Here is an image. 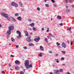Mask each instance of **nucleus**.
Instances as JSON below:
<instances>
[{"label": "nucleus", "mask_w": 74, "mask_h": 74, "mask_svg": "<svg viewBox=\"0 0 74 74\" xmlns=\"http://www.w3.org/2000/svg\"><path fill=\"white\" fill-rule=\"evenodd\" d=\"M29 61L28 60H26L25 61L24 64H25V66L26 67L27 69H29L30 68L33 67V65L32 64L29 65Z\"/></svg>", "instance_id": "nucleus-1"}, {"label": "nucleus", "mask_w": 74, "mask_h": 74, "mask_svg": "<svg viewBox=\"0 0 74 74\" xmlns=\"http://www.w3.org/2000/svg\"><path fill=\"white\" fill-rule=\"evenodd\" d=\"M16 33H17V34H18L19 35V36H17V38L18 39H19V38L21 37V33L19 31H16Z\"/></svg>", "instance_id": "nucleus-2"}, {"label": "nucleus", "mask_w": 74, "mask_h": 74, "mask_svg": "<svg viewBox=\"0 0 74 74\" xmlns=\"http://www.w3.org/2000/svg\"><path fill=\"white\" fill-rule=\"evenodd\" d=\"M1 15L2 16H4L6 18H7L8 16V15L7 14L4 13V12H2L1 13Z\"/></svg>", "instance_id": "nucleus-3"}, {"label": "nucleus", "mask_w": 74, "mask_h": 74, "mask_svg": "<svg viewBox=\"0 0 74 74\" xmlns=\"http://www.w3.org/2000/svg\"><path fill=\"white\" fill-rule=\"evenodd\" d=\"M8 28L9 30L11 31V30H14V26L13 25L10 26L9 27H8Z\"/></svg>", "instance_id": "nucleus-4"}, {"label": "nucleus", "mask_w": 74, "mask_h": 74, "mask_svg": "<svg viewBox=\"0 0 74 74\" xmlns=\"http://www.w3.org/2000/svg\"><path fill=\"white\" fill-rule=\"evenodd\" d=\"M40 40V37H38L37 38H35L34 39V41H35L36 42H38L39 41V40Z\"/></svg>", "instance_id": "nucleus-5"}, {"label": "nucleus", "mask_w": 74, "mask_h": 74, "mask_svg": "<svg viewBox=\"0 0 74 74\" xmlns=\"http://www.w3.org/2000/svg\"><path fill=\"white\" fill-rule=\"evenodd\" d=\"M62 47H63L64 48H65L66 47V44L64 42H63L62 44Z\"/></svg>", "instance_id": "nucleus-6"}, {"label": "nucleus", "mask_w": 74, "mask_h": 74, "mask_svg": "<svg viewBox=\"0 0 74 74\" xmlns=\"http://www.w3.org/2000/svg\"><path fill=\"white\" fill-rule=\"evenodd\" d=\"M51 37H53V35L51 34V35L47 36V37L48 38V39H50V40H52Z\"/></svg>", "instance_id": "nucleus-7"}, {"label": "nucleus", "mask_w": 74, "mask_h": 74, "mask_svg": "<svg viewBox=\"0 0 74 74\" xmlns=\"http://www.w3.org/2000/svg\"><path fill=\"white\" fill-rule=\"evenodd\" d=\"M26 40L28 42H30L31 41H32V40H30V38L29 37H27L26 38Z\"/></svg>", "instance_id": "nucleus-8"}, {"label": "nucleus", "mask_w": 74, "mask_h": 74, "mask_svg": "<svg viewBox=\"0 0 74 74\" xmlns=\"http://www.w3.org/2000/svg\"><path fill=\"white\" fill-rule=\"evenodd\" d=\"M55 74H60V73H59V70H57L54 72Z\"/></svg>", "instance_id": "nucleus-9"}, {"label": "nucleus", "mask_w": 74, "mask_h": 74, "mask_svg": "<svg viewBox=\"0 0 74 74\" xmlns=\"http://www.w3.org/2000/svg\"><path fill=\"white\" fill-rule=\"evenodd\" d=\"M25 33V36H28V35L29 34L28 33V32H27V31L25 30L24 31Z\"/></svg>", "instance_id": "nucleus-10"}, {"label": "nucleus", "mask_w": 74, "mask_h": 74, "mask_svg": "<svg viewBox=\"0 0 74 74\" xmlns=\"http://www.w3.org/2000/svg\"><path fill=\"white\" fill-rule=\"evenodd\" d=\"M11 30H8L7 31V34H8L9 35H10L11 34Z\"/></svg>", "instance_id": "nucleus-11"}, {"label": "nucleus", "mask_w": 74, "mask_h": 74, "mask_svg": "<svg viewBox=\"0 0 74 74\" xmlns=\"http://www.w3.org/2000/svg\"><path fill=\"white\" fill-rule=\"evenodd\" d=\"M29 26H30L31 27H34V23H32L31 24H29Z\"/></svg>", "instance_id": "nucleus-12"}, {"label": "nucleus", "mask_w": 74, "mask_h": 74, "mask_svg": "<svg viewBox=\"0 0 74 74\" xmlns=\"http://www.w3.org/2000/svg\"><path fill=\"white\" fill-rule=\"evenodd\" d=\"M15 63L16 64H19L20 62L18 60H16L15 61Z\"/></svg>", "instance_id": "nucleus-13"}, {"label": "nucleus", "mask_w": 74, "mask_h": 74, "mask_svg": "<svg viewBox=\"0 0 74 74\" xmlns=\"http://www.w3.org/2000/svg\"><path fill=\"white\" fill-rule=\"evenodd\" d=\"M40 49L41 51H44V47H43L42 46H40Z\"/></svg>", "instance_id": "nucleus-14"}, {"label": "nucleus", "mask_w": 74, "mask_h": 74, "mask_svg": "<svg viewBox=\"0 0 74 74\" xmlns=\"http://www.w3.org/2000/svg\"><path fill=\"white\" fill-rule=\"evenodd\" d=\"M19 4L21 7H23V5L22 4V2H21V1H19Z\"/></svg>", "instance_id": "nucleus-15"}, {"label": "nucleus", "mask_w": 74, "mask_h": 74, "mask_svg": "<svg viewBox=\"0 0 74 74\" xmlns=\"http://www.w3.org/2000/svg\"><path fill=\"white\" fill-rule=\"evenodd\" d=\"M17 19L19 21H21V20H22V18H21V16L17 17Z\"/></svg>", "instance_id": "nucleus-16"}, {"label": "nucleus", "mask_w": 74, "mask_h": 74, "mask_svg": "<svg viewBox=\"0 0 74 74\" xmlns=\"http://www.w3.org/2000/svg\"><path fill=\"white\" fill-rule=\"evenodd\" d=\"M58 19H62V17L60 16H57Z\"/></svg>", "instance_id": "nucleus-17"}, {"label": "nucleus", "mask_w": 74, "mask_h": 74, "mask_svg": "<svg viewBox=\"0 0 74 74\" xmlns=\"http://www.w3.org/2000/svg\"><path fill=\"white\" fill-rule=\"evenodd\" d=\"M29 46H31L34 45L33 44V43H29Z\"/></svg>", "instance_id": "nucleus-18"}, {"label": "nucleus", "mask_w": 74, "mask_h": 74, "mask_svg": "<svg viewBox=\"0 0 74 74\" xmlns=\"http://www.w3.org/2000/svg\"><path fill=\"white\" fill-rule=\"evenodd\" d=\"M11 4L13 6L15 5V3L14 2H12L11 3Z\"/></svg>", "instance_id": "nucleus-19"}, {"label": "nucleus", "mask_w": 74, "mask_h": 74, "mask_svg": "<svg viewBox=\"0 0 74 74\" xmlns=\"http://www.w3.org/2000/svg\"><path fill=\"white\" fill-rule=\"evenodd\" d=\"M15 69H16V70H19V67L16 66Z\"/></svg>", "instance_id": "nucleus-20"}, {"label": "nucleus", "mask_w": 74, "mask_h": 74, "mask_svg": "<svg viewBox=\"0 0 74 74\" xmlns=\"http://www.w3.org/2000/svg\"><path fill=\"white\" fill-rule=\"evenodd\" d=\"M33 30L34 31H36L37 29H36V28L35 27H33Z\"/></svg>", "instance_id": "nucleus-21"}, {"label": "nucleus", "mask_w": 74, "mask_h": 74, "mask_svg": "<svg viewBox=\"0 0 74 74\" xmlns=\"http://www.w3.org/2000/svg\"><path fill=\"white\" fill-rule=\"evenodd\" d=\"M11 40H12V41L13 42H14L15 41V39H14L13 38H11Z\"/></svg>", "instance_id": "nucleus-22"}, {"label": "nucleus", "mask_w": 74, "mask_h": 74, "mask_svg": "<svg viewBox=\"0 0 74 74\" xmlns=\"http://www.w3.org/2000/svg\"><path fill=\"white\" fill-rule=\"evenodd\" d=\"M45 6H46L47 7H49V5L48 4H46Z\"/></svg>", "instance_id": "nucleus-23"}, {"label": "nucleus", "mask_w": 74, "mask_h": 74, "mask_svg": "<svg viewBox=\"0 0 74 74\" xmlns=\"http://www.w3.org/2000/svg\"><path fill=\"white\" fill-rule=\"evenodd\" d=\"M18 15H19V14L18 13H16L15 14V16H18Z\"/></svg>", "instance_id": "nucleus-24"}, {"label": "nucleus", "mask_w": 74, "mask_h": 74, "mask_svg": "<svg viewBox=\"0 0 74 74\" xmlns=\"http://www.w3.org/2000/svg\"><path fill=\"white\" fill-rule=\"evenodd\" d=\"M12 19H12V21H14V22H16V20L14 18H12Z\"/></svg>", "instance_id": "nucleus-25"}, {"label": "nucleus", "mask_w": 74, "mask_h": 74, "mask_svg": "<svg viewBox=\"0 0 74 74\" xmlns=\"http://www.w3.org/2000/svg\"><path fill=\"white\" fill-rule=\"evenodd\" d=\"M70 11V9H67V10L66 11V12L68 13Z\"/></svg>", "instance_id": "nucleus-26"}, {"label": "nucleus", "mask_w": 74, "mask_h": 74, "mask_svg": "<svg viewBox=\"0 0 74 74\" xmlns=\"http://www.w3.org/2000/svg\"><path fill=\"white\" fill-rule=\"evenodd\" d=\"M20 74H24V73L22 71H20Z\"/></svg>", "instance_id": "nucleus-27"}, {"label": "nucleus", "mask_w": 74, "mask_h": 74, "mask_svg": "<svg viewBox=\"0 0 74 74\" xmlns=\"http://www.w3.org/2000/svg\"><path fill=\"white\" fill-rule=\"evenodd\" d=\"M59 71H60V72L61 73L63 72V70L62 69H61Z\"/></svg>", "instance_id": "nucleus-28"}, {"label": "nucleus", "mask_w": 74, "mask_h": 74, "mask_svg": "<svg viewBox=\"0 0 74 74\" xmlns=\"http://www.w3.org/2000/svg\"><path fill=\"white\" fill-rule=\"evenodd\" d=\"M14 5L15 7H18V4L17 3H15Z\"/></svg>", "instance_id": "nucleus-29"}, {"label": "nucleus", "mask_w": 74, "mask_h": 74, "mask_svg": "<svg viewBox=\"0 0 74 74\" xmlns=\"http://www.w3.org/2000/svg\"><path fill=\"white\" fill-rule=\"evenodd\" d=\"M45 41H46V42H48V39L47 38H45Z\"/></svg>", "instance_id": "nucleus-30"}, {"label": "nucleus", "mask_w": 74, "mask_h": 74, "mask_svg": "<svg viewBox=\"0 0 74 74\" xmlns=\"http://www.w3.org/2000/svg\"><path fill=\"white\" fill-rule=\"evenodd\" d=\"M23 48H24L25 49H27V48L26 47H23Z\"/></svg>", "instance_id": "nucleus-31"}, {"label": "nucleus", "mask_w": 74, "mask_h": 74, "mask_svg": "<svg viewBox=\"0 0 74 74\" xmlns=\"http://www.w3.org/2000/svg\"><path fill=\"white\" fill-rule=\"evenodd\" d=\"M10 35H8L7 36V38H8H8H10Z\"/></svg>", "instance_id": "nucleus-32"}, {"label": "nucleus", "mask_w": 74, "mask_h": 74, "mask_svg": "<svg viewBox=\"0 0 74 74\" xmlns=\"http://www.w3.org/2000/svg\"><path fill=\"white\" fill-rule=\"evenodd\" d=\"M61 52H62V53H63V54H65V53H66V51H61Z\"/></svg>", "instance_id": "nucleus-33"}, {"label": "nucleus", "mask_w": 74, "mask_h": 74, "mask_svg": "<svg viewBox=\"0 0 74 74\" xmlns=\"http://www.w3.org/2000/svg\"><path fill=\"white\" fill-rule=\"evenodd\" d=\"M37 10L38 11H40V8H39V7H38L37 8Z\"/></svg>", "instance_id": "nucleus-34"}, {"label": "nucleus", "mask_w": 74, "mask_h": 74, "mask_svg": "<svg viewBox=\"0 0 74 74\" xmlns=\"http://www.w3.org/2000/svg\"><path fill=\"white\" fill-rule=\"evenodd\" d=\"M56 44L58 45H60V43H59V42H57Z\"/></svg>", "instance_id": "nucleus-35"}, {"label": "nucleus", "mask_w": 74, "mask_h": 74, "mask_svg": "<svg viewBox=\"0 0 74 74\" xmlns=\"http://www.w3.org/2000/svg\"><path fill=\"white\" fill-rule=\"evenodd\" d=\"M51 1L52 3H54L55 1L54 0H51Z\"/></svg>", "instance_id": "nucleus-36"}, {"label": "nucleus", "mask_w": 74, "mask_h": 74, "mask_svg": "<svg viewBox=\"0 0 74 74\" xmlns=\"http://www.w3.org/2000/svg\"><path fill=\"white\" fill-rule=\"evenodd\" d=\"M60 26H63V23H61L60 24Z\"/></svg>", "instance_id": "nucleus-37"}, {"label": "nucleus", "mask_w": 74, "mask_h": 74, "mask_svg": "<svg viewBox=\"0 0 74 74\" xmlns=\"http://www.w3.org/2000/svg\"><path fill=\"white\" fill-rule=\"evenodd\" d=\"M61 60H64V58L62 57L61 58Z\"/></svg>", "instance_id": "nucleus-38"}, {"label": "nucleus", "mask_w": 74, "mask_h": 74, "mask_svg": "<svg viewBox=\"0 0 74 74\" xmlns=\"http://www.w3.org/2000/svg\"><path fill=\"white\" fill-rule=\"evenodd\" d=\"M11 57H12V58H14V56L13 55H11L10 56Z\"/></svg>", "instance_id": "nucleus-39"}, {"label": "nucleus", "mask_w": 74, "mask_h": 74, "mask_svg": "<svg viewBox=\"0 0 74 74\" xmlns=\"http://www.w3.org/2000/svg\"><path fill=\"white\" fill-rule=\"evenodd\" d=\"M39 56H40V57H42V55H41V54H39Z\"/></svg>", "instance_id": "nucleus-40"}, {"label": "nucleus", "mask_w": 74, "mask_h": 74, "mask_svg": "<svg viewBox=\"0 0 74 74\" xmlns=\"http://www.w3.org/2000/svg\"><path fill=\"white\" fill-rule=\"evenodd\" d=\"M16 48H19V46L18 45H16Z\"/></svg>", "instance_id": "nucleus-41"}, {"label": "nucleus", "mask_w": 74, "mask_h": 74, "mask_svg": "<svg viewBox=\"0 0 74 74\" xmlns=\"http://www.w3.org/2000/svg\"><path fill=\"white\" fill-rule=\"evenodd\" d=\"M7 19H8V21H10V19L9 18L7 17Z\"/></svg>", "instance_id": "nucleus-42"}, {"label": "nucleus", "mask_w": 74, "mask_h": 74, "mask_svg": "<svg viewBox=\"0 0 74 74\" xmlns=\"http://www.w3.org/2000/svg\"><path fill=\"white\" fill-rule=\"evenodd\" d=\"M65 1H66V3H67V2H68V0H65Z\"/></svg>", "instance_id": "nucleus-43"}, {"label": "nucleus", "mask_w": 74, "mask_h": 74, "mask_svg": "<svg viewBox=\"0 0 74 74\" xmlns=\"http://www.w3.org/2000/svg\"><path fill=\"white\" fill-rule=\"evenodd\" d=\"M69 3H71V2H72V1H71V0H69Z\"/></svg>", "instance_id": "nucleus-44"}, {"label": "nucleus", "mask_w": 74, "mask_h": 74, "mask_svg": "<svg viewBox=\"0 0 74 74\" xmlns=\"http://www.w3.org/2000/svg\"><path fill=\"white\" fill-rule=\"evenodd\" d=\"M49 28H48L47 30V32H49Z\"/></svg>", "instance_id": "nucleus-45"}, {"label": "nucleus", "mask_w": 74, "mask_h": 74, "mask_svg": "<svg viewBox=\"0 0 74 74\" xmlns=\"http://www.w3.org/2000/svg\"><path fill=\"white\" fill-rule=\"evenodd\" d=\"M29 22H32V20L31 19H29L28 20Z\"/></svg>", "instance_id": "nucleus-46"}, {"label": "nucleus", "mask_w": 74, "mask_h": 74, "mask_svg": "<svg viewBox=\"0 0 74 74\" xmlns=\"http://www.w3.org/2000/svg\"><path fill=\"white\" fill-rule=\"evenodd\" d=\"M66 74H71L69 72H68L66 73Z\"/></svg>", "instance_id": "nucleus-47"}, {"label": "nucleus", "mask_w": 74, "mask_h": 74, "mask_svg": "<svg viewBox=\"0 0 74 74\" xmlns=\"http://www.w3.org/2000/svg\"><path fill=\"white\" fill-rule=\"evenodd\" d=\"M71 28L70 27L69 29V31H70V30H71Z\"/></svg>", "instance_id": "nucleus-48"}, {"label": "nucleus", "mask_w": 74, "mask_h": 74, "mask_svg": "<svg viewBox=\"0 0 74 74\" xmlns=\"http://www.w3.org/2000/svg\"><path fill=\"white\" fill-rule=\"evenodd\" d=\"M50 0H45V3H46V1H49Z\"/></svg>", "instance_id": "nucleus-49"}, {"label": "nucleus", "mask_w": 74, "mask_h": 74, "mask_svg": "<svg viewBox=\"0 0 74 74\" xmlns=\"http://www.w3.org/2000/svg\"><path fill=\"white\" fill-rule=\"evenodd\" d=\"M44 28H42V31H44Z\"/></svg>", "instance_id": "nucleus-50"}, {"label": "nucleus", "mask_w": 74, "mask_h": 74, "mask_svg": "<svg viewBox=\"0 0 74 74\" xmlns=\"http://www.w3.org/2000/svg\"><path fill=\"white\" fill-rule=\"evenodd\" d=\"M9 67H11V64H9Z\"/></svg>", "instance_id": "nucleus-51"}, {"label": "nucleus", "mask_w": 74, "mask_h": 74, "mask_svg": "<svg viewBox=\"0 0 74 74\" xmlns=\"http://www.w3.org/2000/svg\"><path fill=\"white\" fill-rule=\"evenodd\" d=\"M49 53H52V51H49Z\"/></svg>", "instance_id": "nucleus-52"}, {"label": "nucleus", "mask_w": 74, "mask_h": 74, "mask_svg": "<svg viewBox=\"0 0 74 74\" xmlns=\"http://www.w3.org/2000/svg\"><path fill=\"white\" fill-rule=\"evenodd\" d=\"M2 73H3V74H4V71H2Z\"/></svg>", "instance_id": "nucleus-53"}, {"label": "nucleus", "mask_w": 74, "mask_h": 74, "mask_svg": "<svg viewBox=\"0 0 74 74\" xmlns=\"http://www.w3.org/2000/svg\"><path fill=\"white\" fill-rule=\"evenodd\" d=\"M72 44H73V42H71V46L72 45Z\"/></svg>", "instance_id": "nucleus-54"}, {"label": "nucleus", "mask_w": 74, "mask_h": 74, "mask_svg": "<svg viewBox=\"0 0 74 74\" xmlns=\"http://www.w3.org/2000/svg\"><path fill=\"white\" fill-rule=\"evenodd\" d=\"M62 66H65V64H62Z\"/></svg>", "instance_id": "nucleus-55"}, {"label": "nucleus", "mask_w": 74, "mask_h": 74, "mask_svg": "<svg viewBox=\"0 0 74 74\" xmlns=\"http://www.w3.org/2000/svg\"><path fill=\"white\" fill-rule=\"evenodd\" d=\"M72 8H74V5H72Z\"/></svg>", "instance_id": "nucleus-56"}, {"label": "nucleus", "mask_w": 74, "mask_h": 74, "mask_svg": "<svg viewBox=\"0 0 74 74\" xmlns=\"http://www.w3.org/2000/svg\"><path fill=\"white\" fill-rule=\"evenodd\" d=\"M29 29L30 30H32V29L31 28H30Z\"/></svg>", "instance_id": "nucleus-57"}, {"label": "nucleus", "mask_w": 74, "mask_h": 74, "mask_svg": "<svg viewBox=\"0 0 74 74\" xmlns=\"http://www.w3.org/2000/svg\"><path fill=\"white\" fill-rule=\"evenodd\" d=\"M2 26V25L1 24H0V27H1Z\"/></svg>", "instance_id": "nucleus-58"}, {"label": "nucleus", "mask_w": 74, "mask_h": 74, "mask_svg": "<svg viewBox=\"0 0 74 74\" xmlns=\"http://www.w3.org/2000/svg\"><path fill=\"white\" fill-rule=\"evenodd\" d=\"M50 74H53V73L52 72H51L50 73Z\"/></svg>", "instance_id": "nucleus-59"}, {"label": "nucleus", "mask_w": 74, "mask_h": 74, "mask_svg": "<svg viewBox=\"0 0 74 74\" xmlns=\"http://www.w3.org/2000/svg\"><path fill=\"white\" fill-rule=\"evenodd\" d=\"M56 56H58V54H56Z\"/></svg>", "instance_id": "nucleus-60"}, {"label": "nucleus", "mask_w": 74, "mask_h": 74, "mask_svg": "<svg viewBox=\"0 0 74 74\" xmlns=\"http://www.w3.org/2000/svg\"><path fill=\"white\" fill-rule=\"evenodd\" d=\"M67 43H69V40L67 41Z\"/></svg>", "instance_id": "nucleus-61"}, {"label": "nucleus", "mask_w": 74, "mask_h": 74, "mask_svg": "<svg viewBox=\"0 0 74 74\" xmlns=\"http://www.w3.org/2000/svg\"><path fill=\"white\" fill-rule=\"evenodd\" d=\"M30 34H31V35H33V33H31Z\"/></svg>", "instance_id": "nucleus-62"}, {"label": "nucleus", "mask_w": 74, "mask_h": 74, "mask_svg": "<svg viewBox=\"0 0 74 74\" xmlns=\"http://www.w3.org/2000/svg\"><path fill=\"white\" fill-rule=\"evenodd\" d=\"M66 8H68V6H66Z\"/></svg>", "instance_id": "nucleus-63"}, {"label": "nucleus", "mask_w": 74, "mask_h": 74, "mask_svg": "<svg viewBox=\"0 0 74 74\" xmlns=\"http://www.w3.org/2000/svg\"><path fill=\"white\" fill-rule=\"evenodd\" d=\"M58 48H60V46H59Z\"/></svg>", "instance_id": "nucleus-64"}]
</instances>
